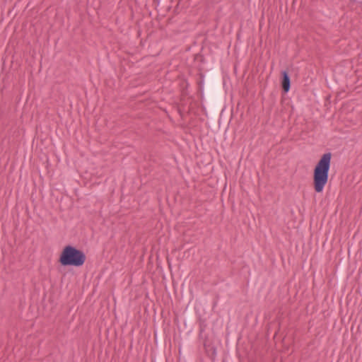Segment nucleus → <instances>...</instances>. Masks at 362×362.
Wrapping results in <instances>:
<instances>
[{
	"label": "nucleus",
	"mask_w": 362,
	"mask_h": 362,
	"mask_svg": "<svg viewBox=\"0 0 362 362\" xmlns=\"http://www.w3.org/2000/svg\"><path fill=\"white\" fill-rule=\"evenodd\" d=\"M332 153L323 154L313 170V187L316 192H322L329 177Z\"/></svg>",
	"instance_id": "1"
},
{
	"label": "nucleus",
	"mask_w": 362,
	"mask_h": 362,
	"mask_svg": "<svg viewBox=\"0 0 362 362\" xmlns=\"http://www.w3.org/2000/svg\"><path fill=\"white\" fill-rule=\"evenodd\" d=\"M84 252L74 246L66 245L62 250L59 262L62 266L81 267L86 261Z\"/></svg>",
	"instance_id": "2"
},
{
	"label": "nucleus",
	"mask_w": 362,
	"mask_h": 362,
	"mask_svg": "<svg viewBox=\"0 0 362 362\" xmlns=\"http://www.w3.org/2000/svg\"><path fill=\"white\" fill-rule=\"evenodd\" d=\"M281 87L284 93L288 92L291 88V80L286 70L281 72Z\"/></svg>",
	"instance_id": "3"
},
{
	"label": "nucleus",
	"mask_w": 362,
	"mask_h": 362,
	"mask_svg": "<svg viewBox=\"0 0 362 362\" xmlns=\"http://www.w3.org/2000/svg\"><path fill=\"white\" fill-rule=\"evenodd\" d=\"M200 37H201L202 38H203L204 40H205V39H206V37H205V36H204V35H201ZM202 43L204 45V40H203V41L202 42Z\"/></svg>",
	"instance_id": "4"
},
{
	"label": "nucleus",
	"mask_w": 362,
	"mask_h": 362,
	"mask_svg": "<svg viewBox=\"0 0 362 362\" xmlns=\"http://www.w3.org/2000/svg\"><path fill=\"white\" fill-rule=\"evenodd\" d=\"M197 44V42H193V45H195Z\"/></svg>",
	"instance_id": "5"
}]
</instances>
